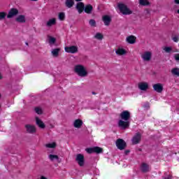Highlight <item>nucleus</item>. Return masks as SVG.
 <instances>
[{
  "label": "nucleus",
  "instance_id": "obj_29",
  "mask_svg": "<svg viewBox=\"0 0 179 179\" xmlns=\"http://www.w3.org/2000/svg\"><path fill=\"white\" fill-rule=\"evenodd\" d=\"M49 159H50V160H51V162H54V160H58V159H59V157H58V155H50Z\"/></svg>",
  "mask_w": 179,
  "mask_h": 179
},
{
  "label": "nucleus",
  "instance_id": "obj_1",
  "mask_svg": "<svg viewBox=\"0 0 179 179\" xmlns=\"http://www.w3.org/2000/svg\"><path fill=\"white\" fill-rule=\"evenodd\" d=\"M120 120L118 121V127L121 129L129 128V120H131V113L128 110H124L120 114Z\"/></svg>",
  "mask_w": 179,
  "mask_h": 179
},
{
  "label": "nucleus",
  "instance_id": "obj_23",
  "mask_svg": "<svg viewBox=\"0 0 179 179\" xmlns=\"http://www.w3.org/2000/svg\"><path fill=\"white\" fill-rule=\"evenodd\" d=\"M55 23H56L55 18H52L48 21L46 25L48 26V27H51V26H54Z\"/></svg>",
  "mask_w": 179,
  "mask_h": 179
},
{
  "label": "nucleus",
  "instance_id": "obj_45",
  "mask_svg": "<svg viewBox=\"0 0 179 179\" xmlns=\"http://www.w3.org/2000/svg\"><path fill=\"white\" fill-rule=\"evenodd\" d=\"M76 2H80V1H82V0H76Z\"/></svg>",
  "mask_w": 179,
  "mask_h": 179
},
{
  "label": "nucleus",
  "instance_id": "obj_46",
  "mask_svg": "<svg viewBox=\"0 0 179 179\" xmlns=\"http://www.w3.org/2000/svg\"><path fill=\"white\" fill-rule=\"evenodd\" d=\"M0 79H2V76L1 75V73H0Z\"/></svg>",
  "mask_w": 179,
  "mask_h": 179
},
{
  "label": "nucleus",
  "instance_id": "obj_42",
  "mask_svg": "<svg viewBox=\"0 0 179 179\" xmlns=\"http://www.w3.org/2000/svg\"><path fill=\"white\" fill-rule=\"evenodd\" d=\"M145 12H146V13H148L149 15V13H150V10L147 8V9H145Z\"/></svg>",
  "mask_w": 179,
  "mask_h": 179
},
{
  "label": "nucleus",
  "instance_id": "obj_24",
  "mask_svg": "<svg viewBox=\"0 0 179 179\" xmlns=\"http://www.w3.org/2000/svg\"><path fill=\"white\" fill-rule=\"evenodd\" d=\"M59 51H61V49H59V48L53 49L52 50V55L55 57H58V55L59 54Z\"/></svg>",
  "mask_w": 179,
  "mask_h": 179
},
{
  "label": "nucleus",
  "instance_id": "obj_2",
  "mask_svg": "<svg viewBox=\"0 0 179 179\" xmlns=\"http://www.w3.org/2000/svg\"><path fill=\"white\" fill-rule=\"evenodd\" d=\"M117 8L120 12L124 15H132V10L129 9V8H128V6L124 3H119L117 4Z\"/></svg>",
  "mask_w": 179,
  "mask_h": 179
},
{
  "label": "nucleus",
  "instance_id": "obj_7",
  "mask_svg": "<svg viewBox=\"0 0 179 179\" xmlns=\"http://www.w3.org/2000/svg\"><path fill=\"white\" fill-rule=\"evenodd\" d=\"M25 129L27 134H36L37 129H36V126L32 124H26Z\"/></svg>",
  "mask_w": 179,
  "mask_h": 179
},
{
  "label": "nucleus",
  "instance_id": "obj_48",
  "mask_svg": "<svg viewBox=\"0 0 179 179\" xmlns=\"http://www.w3.org/2000/svg\"><path fill=\"white\" fill-rule=\"evenodd\" d=\"M26 45H29V43H26Z\"/></svg>",
  "mask_w": 179,
  "mask_h": 179
},
{
  "label": "nucleus",
  "instance_id": "obj_33",
  "mask_svg": "<svg viewBox=\"0 0 179 179\" xmlns=\"http://www.w3.org/2000/svg\"><path fill=\"white\" fill-rule=\"evenodd\" d=\"M85 151L87 153H89L90 155L92 153H94V148H86Z\"/></svg>",
  "mask_w": 179,
  "mask_h": 179
},
{
  "label": "nucleus",
  "instance_id": "obj_28",
  "mask_svg": "<svg viewBox=\"0 0 179 179\" xmlns=\"http://www.w3.org/2000/svg\"><path fill=\"white\" fill-rule=\"evenodd\" d=\"M94 153H103V148L100 147H94Z\"/></svg>",
  "mask_w": 179,
  "mask_h": 179
},
{
  "label": "nucleus",
  "instance_id": "obj_49",
  "mask_svg": "<svg viewBox=\"0 0 179 179\" xmlns=\"http://www.w3.org/2000/svg\"><path fill=\"white\" fill-rule=\"evenodd\" d=\"M0 99H1V94H0Z\"/></svg>",
  "mask_w": 179,
  "mask_h": 179
},
{
  "label": "nucleus",
  "instance_id": "obj_20",
  "mask_svg": "<svg viewBox=\"0 0 179 179\" xmlns=\"http://www.w3.org/2000/svg\"><path fill=\"white\" fill-rule=\"evenodd\" d=\"M16 22L18 23H26V17L23 15H19L16 19Z\"/></svg>",
  "mask_w": 179,
  "mask_h": 179
},
{
  "label": "nucleus",
  "instance_id": "obj_13",
  "mask_svg": "<svg viewBox=\"0 0 179 179\" xmlns=\"http://www.w3.org/2000/svg\"><path fill=\"white\" fill-rule=\"evenodd\" d=\"M138 89L140 90H143V92H145V90H148L149 89V84L146 82H142L138 83Z\"/></svg>",
  "mask_w": 179,
  "mask_h": 179
},
{
  "label": "nucleus",
  "instance_id": "obj_32",
  "mask_svg": "<svg viewBox=\"0 0 179 179\" xmlns=\"http://www.w3.org/2000/svg\"><path fill=\"white\" fill-rule=\"evenodd\" d=\"M90 26L92 27H96V20L92 19L89 21Z\"/></svg>",
  "mask_w": 179,
  "mask_h": 179
},
{
  "label": "nucleus",
  "instance_id": "obj_11",
  "mask_svg": "<svg viewBox=\"0 0 179 179\" xmlns=\"http://www.w3.org/2000/svg\"><path fill=\"white\" fill-rule=\"evenodd\" d=\"M18 13H19V10H17V8H11L8 12L7 17L8 19H10L13 17V16H16V15H17Z\"/></svg>",
  "mask_w": 179,
  "mask_h": 179
},
{
  "label": "nucleus",
  "instance_id": "obj_27",
  "mask_svg": "<svg viewBox=\"0 0 179 179\" xmlns=\"http://www.w3.org/2000/svg\"><path fill=\"white\" fill-rule=\"evenodd\" d=\"M56 147H57V143H55L45 144V148H48L49 149H54Z\"/></svg>",
  "mask_w": 179,
  "mask_h": 179
},
{
  "label": "nucleus",
  "instance_id": "obj_19",
  "mask_svg": "<svg viewBox=\"0 0 179 179\" xmlns=\"http://www.w3.org/2000/svg\"><path fill=\"white\" fill-rule=\"evenodd\" d=\"M36 125H38L39 128H41L42 129H44V128H45V124H44V122H43V121H41V120H40V118L36 117Z\"/></svg>",
  "mask_w": 179,
  "mask_h": 179
},
{
  "label": "nucleus",
  "instance_id": "obj_12",
  "mask_svg": "<svg viewBox=\"0 0 179 179\" xmlns=\"http://www.w3.org/2000/svg\"><path fill=\"white\" fill-rule=\"evenodd\" d=\"M152 87L157 93H162V92H163V84L162 83L155 84L152 85Z\"/></svg>",
  "mask_w": 179,
  "mask_h": 179
},
{
  "label": "nucleus",
  "instance_id": "obj_10",
  "mask_svg": "<svg viewBox=\"0 0 179 179\" xmlns=\"http://www.w3.org/2000/svg\"><path fill=\"white\" fill-rule=\"evenodd\" d=\"M141 170L143 173H149L150 171V166L145 162L141 164Z\"/></svg>",
  "mask_w": 179,
  "mask_h": 179
},
{
  "label": "nucleus",
  "instance_id": "obj_4",
  "mask_svg": "<svg viewBox=\"0 0 179 179\" xmlns=\"http://www.w3.org/2000/svg\"><path fill=\"white\" fill-rule=\"evenodd\" d=\"M116 146L120 150H124L127 148V143L123 139L118 138L116 141Z\"/></svg>",
  "mask_w": 179,
  "mask_h": 179
},
{
  "label": "nucleus",
  "instance_id": "obj_15",
  "mask_svg": "<svg viewBox=\"0 0 179 179\" xmlns=\"http://www.w3.org/2000/svg\"><path fill=\"white\" fill-rule=\"evenodd\" d=\"M78 13H82L85 10V4L83 2H78L76 6Z\"/></svg>",
  "mask_w": 179,
  "mask_h": 179
},
{
  "label": "nucleus",
  "instance_id": "obj_3",
  "mask_svg": "<svg viewBox=\"0 0 179 179\" xmlns=\"http://www.w3.org/2000/svg\"><path fill=\"white\" fill-rule=\"evenodd\" d=\"M74 71L78 76H80L81 78H85V76H87V71H86V69H85V66L82 65H76L74 68Z\"/></svg>",
  "mask_w": 179,
  "mask_h": 179
},
{
  "label": "nucleus",
  "instance_id": "obj_17",
  "mask_svg": "<svg viewBox=\"0 0 179 179\" xmlns=\"http://www.w3.org/2000/svg\"><path fill=\"white\" fill-rule=\"evenodd\" d=\"M82 125H83V121L80 119H77L73 122L74 128H81Z\"/></svg>",
  "mask_w": 179,
  "mask_h": 179
},
{
  "label": "nucleus",
  "instance_id": "obj_5",
  "mask_svg": "<svg viewBox=\"0 0 179 179\" xmlns=\"http://www.w3.org/2000/svg\"><path fill=\"white\" fill-rule=\"evenodd\" d=\"M76 162L80 167H83L85 166V156L82 154H78L76 157Z\"/></svg>",
  "mask_w": 179,
  "mask_h": 179
},
{
  "label": "nucleus",
  "instance_id": "obj_21",
  "mask_svg": "<svg viewBox=\"0 0 179 179\" xmlns=\"http://www.w3.org/2000/svg\"><path fill=\"white\" fill-rule=\"evenodd\" d=\"M139 5H141V6H149L150 5V2L148 0H138Z\"/></svg>",
  "mask_w": 179,
  "mask_h": 179
},
{
  "label": "nucleus",
  "instance_id": "obj_30",
  "mask_svg": "<svg viewBox=\"0 0 179 179\" xmlns=\"http://www.w3.org/2000/svg\"><path fill=\"white\" fill-rule=\"evenodd\" d=\"M164 51H165V52H167V53H170V52H173V48L171 47H164L163 48Z\"/></svg>",
  "mask_w": 179,
  "mask_h": 179
},
{
  "label": "nucleus",
  "instance_id": "obj_47",
  "mask_svg": "<svg viewBox=\"0 0 179 179\" xmlns=\"http://www.w3.org/2000/svg\"><path fill=\"white\" fill-rule=\"evenodd\" d=\"M92 94H96V92H92Z\"/></svg>",
  "mask_w": 179,
  "mask_h": 179
},
{
  "label": "nucleus",
  "instance_id": "obj_43",
  "mask_svg": "<svg viewBox=\"0 0 179 179\" xmlns=\"http://www.w3.org/2000/svg\"><path fill=\"white\" fill-rule=\"evenodd\" d=\"M175 3H176L177 5H179V0H175Z\"/></svg>",
  "mask_w": 179,
  "mask_h": 179
},
{
  "label": "nucleus",
  "instance_id": "obj_26",
  "mask_svg": "<svg viewBox=\"0 0 179 179\" xmlns=\"http://www.w3.org/2000/svg\"><path fill=\"white\" fill-rule=\"evenodd\" d=\"M171 73L173 75V76H179V69L178 68H174L171 70Z\"/></svg>",
  "mask_w": 179,
  "mask_h": 179
},
{
  "label": "nucleus",
  "instance_id": "obj_40",
  "mask_svg": "<svg viewBox=\"0 0 179 179\" xmlns=\"http://www.w3.org/2000/svg\"><path fill=\"white\" fill-rule=\"evenodd\" d=\"M173 176L171 175H168L166 177L164 178V179H172Z\"/></svg>",
  "mask_w": 179,
  "mask_h": 179
},
{
  "label": "nucleus",
  "instance_id": "obj_22",
  "mask_svg": "<svg viewBox=\"0 0 179 179\" xmlns=\"http://www.w3.org/2000/svg\"><path fill=\"white\" fill-rule=\"evenodd\" d=\"M75 4V1L73 0H66L65 5L67 8H72Z\"/></svg>",
  "mask_w": 179,
  "mask_h": 179
},
{
  "label": "nucleus",
  "instance_id": "obj_41",
  "mask_svg": "<svg viewBox=\"0 0 179 179\" xmlns=\"http://www.w3.org/2000/svg\"><path fill=\"white\" fill-rule=\"evenodd\" d=\"M129 152H131L129 150H126L124 151V154H125V155H129Z\"/></svg>",
  "mask_w": 179,
  "mask_h": 179
},
{
  "label": "nucleus",
  "instance_id": "obj_35",
  "mask_svg": "<svg viewBox=\"0 0 179 179\" xmlns=\"http://www.w3.org/2000/svg\"><path fill=\"white\" fill-rule=\"evenodd\" d=\"M59 20H65V13H60L59 14Z\"/></svg>",
  "mask_w": 179,
  "mask_h": 179
},
{
  "label": "nucleus",
  "instance_id": "obj_16",
  "mask_svg": "<svg viewBox=\"0 0 179 179\" xmlns=\"http://www.w3.org/2000/svg\"><path fill=\"white\" fill-rule=\"evenodd\" d=\"M102 20L105 26H110V23H111V17L110 16L108 15L103 16Z\"/></svg>",
  "mask_w": 179,
  "mask_h": 179
},
{
  "label": "nucleus",
  "instance_id": "obj_18",
  "mask_svg": "<svg viewBox=\"0 0 179 179\" xmlns=\"http://www.w3.org/2000/svg\"><path fill=\"white\" fill-rule=\"evenodd\" d=\"M84 11L85 12V13L90 15V13L93 12V6L91 4H87V6H85V7H84Z\"/></svg>",
  "mask_w": 179,
  "mask_h": 179
},
{
  "label": "nucleus",
  "instance_id": "obj_9",
  "mask_svg": "<svg viewBox=\"0 0 179 179\" xmlns=\"http://www.w3.org/2000/svg\"><path fill=\"white\" fill-rule=\"evenodd\" d=\"M64 50L66 52H69L70 54H76V52H78V46L72 45L70 47H65Z\"/></svg>",
  "mask_w": 179,
  "mask_h": 179
},
{
  "label": "nucleus",
  "instance_id": "obj_14",
  "mask_svg": "<svg viewBox=\"0 0 179 179\" xmlns=\"http://www.w3.org/2000/svg\"><path fill=\"white\" fill-rule=\"evenodd\" d=\"M126 41L129 44H135L136 43V37L134 35L129 36L127 37Z\"/></svg>",
  "mask_w": 179,
  "mask_h": 179
},
{
  "label": "nucleus",
  "instance_id": "obj_25",
  "mask_svg": "<svg viewBox=\"0 0 179 179\" xmlns=\"http://www.w3.org/2000/svg\"><path fill=\"white\" fill-rule=\"evenodd\" d=\"M116 54H117V55H124L127 54V52L125 51V50H124L122 48H118L116 50Z\"/></svg>",
  "mask_w": 179,
  "mask_h": 179
},
{
  "label": "nucleus",
  "instance_id": "obj_37",
  "mask_svg": "<svg viewBox=\"0 0 179 179\" xmlns=\"http://www.w3.org/2000/svg\"><path fill=\"white\" fill-rule=\"evenodd\" d=\"M35 112L36 114H43V110L40 108H35Z\"/></svg>",
  "mask_w": 179,
  "mask_h": 179
},
{
  "label": "nucleus",
  "instance_id": "obj_39",
  "mask_svg": "<svg viewBox=\"0 0 179 179\" xmlns=\"http://www.w3.org/2000/svg\"><path fill=\"white\" fill-rule=\"evenodd\" d=\"M174 58H175L176 61L179 62V54H176L174 55Z\"/></svg>",
  "mask_w": 179,
  "mask_h": 179
},
{
  "label": "nucleus",
  "instance_id": "obj_34",
  "mask_svg": "<svg viewBox=\"0 0 179 179\" xmlns=\"http://www.w3.org/2000/svg\"><path fill=\"white\" fill-rule=\"evenodd\" d=\"M6 17V13L5 12H0V20H3Z\"/></svg>",
  "mask_w": 179,
  "mask_h": 179
},
{
  "label": "nucleus",
  "instance_id": "obj_6",
  "mask_svg": "<svg viewBox=\"0 0 179 179\" xmlns=\"http://www.w3.org/2000/svg\"><path fill=\"white\" fill-rule=\"evenodd\" d=\"M141 139H142V134H141L139 132L136 133V134L131 139L132 145H138V143H141Z\"/></svg>",
  "mask_w": 179,
  "mask_h": 179
},
{
  "label": "nucleus",
  "instance_id": "obj_36",
  "mask_svg": "<svg viewBox=\"0 0 179 179\" xmlns=\"http://www.w3.org/2000/svg\"><path fill=\"white\" fill-rule=\"evenodd\" d=\"M55 41H56L55 38L51 37V36L49 38V43H50V44H55Z\"/></svg>",
  "mask_w": 179,
  "mask_h": 179
},
{
  "label": "nucleus",
  "instance_id": "obj_31",
  "mask_svg": "<svg viewBox=\"0 0 179 179\" xmlns=\"http://www.w3.org/2000/svg\"><path fill=\"white\" fill-rule=\"evenodd\" d=\"M103 34L100 33H96L94 36V38H96V40H103Z\"/></svg>",
  "mask_w": 179,
  "mask_h": 179
},
{
  "label": "nucleus",
  "instance_id": "obj_38",
  "mask_svg": "<svg viewBox=\"0 0 179 179\" xmlns=\"http://www.w3.org/2000/svg\"><path fill=\"white\" fill-rule=\"evenodd\" d=\"M173 41H174V43H178L179 41V37L178 36H175L173 37L172 38Z\"/></svg>",
  "mask_w": 179,
  "mask_h": 179
},
{
  "label": "nucleus",
  "instance_id": "obj_44",
  "mask_svg": "<svg viewBox=\"0 0 179 179\" xmlns=\"http://www.w3.org/2000/svg\"><path fill=\"white\" fill-rule=\"evenodd\" d=\"M40 179H47V178L44 176H42Z\"/></svg>",
  "mask_w": 179,
  "mask_h": 179
},
{
  "label": "nucleus",
  "instance_id": "obj_8",
  "mask_svg": "<svg viewBox=\"0 0 179 179\" xmlns=\"http://www.w3.org/2000/svg\"><path fill=\"white\" fill-rule=\"evenodd\" d=\"M141 58L144 61H146L147 62H149V61H150V59H152V52H149V51L143 52L141 55Z\"/></svg>",
  "mask_w": 179,
  "mask_h": 179
}]
</instances>
